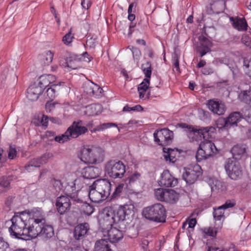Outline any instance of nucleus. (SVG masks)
Wrapping results in <instances>:
<instances>
[{"label": "nucleus", "instance_id": "nucleus-1", "mask_svg": "<svg viewBox=\"0 0 251 251\" xmlns=\"http://www.w3.org/2000/svg\"><path fill=\"white\" fill-rule=\"evenodd\" d=\"M11 221L12 225L9 228V231L11 236L15 238H35L39 236L47 239L54 234L53 227L45 224V213L38 207L17 213Z\"/></svg>", "mask_w": 251, "mask_h": 251}, {"label": "nucleus", "instance_id": "nucleus-2", "mask_svg": "<svg viewBox=\"0 0 251 251\" xmlns=\"http://www.w3.org/2000/svg\"><path fill=\"white\" fill-rule=\"evenodd\" d=\"M134 205L132 201L120 205L115 210L110 207H105L99 214V222L101 230L109 228L125 220L126 217L134 215Z\"/></svg>", "mask_w": 251, "mask_h": 251}, {"label": "nucleus", "instance_id": "nucleus-3", "mask_svg": "<svg viewBox=\"0 0 251 251\" xmlns=\"http://www.w3.org/2000/svg\"><path fill=\"white\" fill-rule=\"evenodd\" d=\"M78 157L87 164H99L104 160V151L100 147H84L80 150Z\"/></svg>", "mask_w": 251, "mask_h": 251}, {"label": "nucleus", "instance_id": "nucleus-4", "mask_svg": "<svg viewBox=\"0 0 251 251\" xmlns=\"http://www.w3.org/2000/svg\"><path fill=\"white\" fill-rule=\"evenodd\" d=\"M142 215L146 219L156 223H164L166 221V212L164 206L159 203L145 207Z\"/></svg>", "mask_w": 251, "mask_h": 251}, {"label": "nucleus", "instance_id": "nucleus-5", "mask_svg": "<svg viewBox=\"0 0 251 251\" xmlns=\"http://www.w3.org/2000/svg\"><path fill=\"white\" fill-rule=\"evenodd\" d=\"M187 129V136L191 142H201L202 139L211 138L215 131V128L212 126L200 128L189 127Z\"/></svg>", "mask_w": 251, "mask_h": 251}, {"label": "nucleus", "instance_id": "nucleus-6", "mask_svg": "<svg viewBox=\"0 0 251 251\" xmlns=\"http://www.w3.org/2000/svg\"><path fill=\"white\" fill-rule=\"evenodd\" d=\"M104 171L110 177L121 178L126 173V166L121 161L110 160L105 164Z\"/></svg>", "mask_w": 251, "mask_h": 251}, {"label": "nucleus", "instance_id": "nucleus-7", "mask_svg": "<svg viewBox=\"0 0 251 251\" xmlns=\"http://www.w3.org/2000/svg\"><path fill=\"white\" fill-rule=\"evenodd\" d=\"M225 169L228 176L232 179L237 180L242 176V170L240 163L234 157L228 158L226 161Z\"/></svg>", "mask_w": 251, "mask_h": 251}, {"label": "nucleus", "instance_id": "nucleus-8", "mask_svg": "<svg viewBox=\"0 0 251 251\" xmlns=\"http://www.w3.org/2000/svg\"><path fill=\"white\" fill-rule=\"evenodd\" d=\"M154 195L158 201L170 203H176L179 199V194L172 189H156L154 190Z\"/></svg>", "mask_w": 251, "mask_h": 251}, {"label": "nucleus", "instance_id": "nucleus-9", "mask_svg": "<svg viewBox=\"0 0 251 251\" xmlns=\"http://www.w3.org/2000/svg\"><path fill=\"white\" fill-rule=\"evenodd\" d=\"M201 174V166L197 164H191L184 168L183 179L188 184L194 183Z\"/></svg>", "mask_w": 251, "mask_h": 251}, {"label": "nucleus", "instance_id": "nucleus-10", "mask_svg": "<svg viewBox=\"0 0 251 251\" xmlns=\"http://www.w3.org/2000/svg\"><path fill=\"white\" fill-rule=\"evenodd\" d=\"M154 141L159 145L165 146L170 143L174 137L173 131L168 128L156 130L153 133Z\"/></svg>", "mask_w": 251, "mask_h": 251}, {"label": "nucleus", "instance_id": "nucleus-11", "mask_svg": "<svg viewBox=\"0 0 251 251\" xmlns=\"http://www.w3.org/2000/svg\"><path fill=\"white\" fill-rule=\"evenodd\" d=\"M81 178H78L73 181L67 182L63 188L62 192L65 196L76 200L77 198V191L82 187L80 184Z\"/></svg>", "mask_w": 251, "mask_h": 251}, {"label": "nucleus", "instance_id": "nucleus-12", "mask_svg": "<svg viewBox=\"0 0 251 251\" xmlns=\"http://www.w3.org/2000/svg\"><path fill=\"white\" fill-rule=\"evenodd\" d=\"M206 105L210 111L219 116L224 115L226 110V107L225 103L218 99H214L208 100Z\"/></svg>", "mask_w": 251, "mask_h": 251}, {"label": "nucleus", "instance_id": "nucleus-13", "mask_svg": "<svg viewBox=\"0 0 251 251\" xmlns=\"http://www.w3.org/2000/svg\"><path fill=\"white\" fill-rule=\"evenodd\" d=\"M101 232L103 236L107 237V239L112 243L119 241L124 236L123 232L113 226L109 228L101 230Z\"/></svg>", "mask_w": 251, "mask_h": 251}, {"label": "nucleus", "instance_id": "nucleus-14", "mask_svg": "<svg viewBox=\"0 0 251 251\" xmlns=\"http://www.w3.org/2000/svg\"><path fill=\"white\" fill-rule=\"evenodd\" d=\"M93 186L98 189L102 194L103 198L107 199L110 195L111 191V183L106 179L96 180L93 183Z\"/></svg>", "mask_w": 251, "mask_h": 251}, {"label": "nucleus", "instance_id": "nucleus-15", "mask_svg": "<svg viewBox=\"0 0 251 251\" xmlns=\"http://www.w3.org/2000/svg\"><path fill=\"white\" fill-rule=\"evenodd\" d=\"M69 135L72 138H76L79 136L85 133L88 129L83 125L81 121L74 122L73 124L67 129Z\"/></svg>", "mask_w": 251, "mask_h": 251}, {"label": "nucleus", "instance_id": "nucleus-16", "mask_svg": "<svg viewBox=\"0 0 251 251\" xmlns=\"http://www.w3.org/2000/svg\"><path fill=\"white\" fill-rule=\"evenodd\" d=\"M177 179L174 177L168 170H165L161 174L158 183L160 186L175 187L177 184Z\"/></svg>", "mask_w": 251, "mask_h": 251}, {"label": "nucleus", "instance_id": "nucleus-17", "mask_svg": "<svg viewBox=\"0 0 251 251\" xmlns=\"http://www.w3.org/2000/svg\"><path fill=\"white\" fill-rule=\"evenodd\" d=\"M56 206L58 212L62 215L70 210L71 202L70 198L64 195L58 197L56 201Z\"/></svg>", "mask_w": 251, "mask_h": 251}, {"label": "nucleus", "instance_id": "nucleus-18", "mask_svg": "<svg viewBox=\"0 0 251 251\" xmlns=\"http://www.w3.org/2000/svg\"><path fill=\"white\" fill-rule=\"evenodd\" d=\"M43 91L42 87L34 82L31 84L27 89L26 97L31 101L36 100Z\"/></svg>", "mask_w": 251, "mask_h": 251}, {"label": "nucleus", "instance_id": "nucleus-19", "mask_svg": "<svg viewBox=\"0 0 251 251\" xmlns=\"http://www.w3.org/2000/svg\"><path fill=\"white\" fill-rule=\"evenodd\" d=\"M100 173V169L94 166L86 167L81 171L82 176L87 179H94L99 176Z\"/></svg>", "mask_w": 251, "mask_h": 251}, {"label": "nucleus", "instance_id": "nucleus-20", "mask_svg": "<svg viewBox=\"0 0 251 251\" xmlns=\"http://www.w3.org/2000/svg\"><path fill=\"white\" fill-rule=\"evenodd\" d=\"M55 77L52 75H41L35 82L40 87H42L43 90L46 87H48L50 84H51V86H57V84L54 83Z\"/></svg>", "mask_w": 251, "mask_h": 251}, {"label": "nucleus", "instance_id": "nucleus-21", "mask_svg": "<svg viewBox=\"0 0 251 251\" xmlns=\"http://www.w3.org/2000/svg\"><path fill=\"white\" fill-rule=\"evenodd\" d=\"M206 139L203 141H201L200 145V147L202 148L206 152V153L210 157L215 155L217 152L218 150L213 143Z\"/></svg>", "mask_w": 251, "mask_h": 251}, {"label": "nucleus", "instance_id": "nucleus-22", "mask_svg": "<svg viewBox=\"0 0 251 251\" xmlns=\"http://www.w3.org/2000/svg\"><path fill=\"white\" fill-rule=\"evenodd\" d=\"M199 40L200 44L197 48V50L200 52L201 56L202 57L210 51L212 44L208 39L204 37H200Z\"/></svg>", "mask_w": 251, "mask_h": 251}, {"label": "nucleus", "instance_id": "nucleus-23", "mask_svg": "<svg viewBox=\"0 0 251 251\" xmlns=\"http://www.w3.org/2000/svg\"><path fill=\"white\" fill-rule=\"evenodd\" d=\"M89 229L88 223H85L76 226L74 230V236L76 240H80L87 233Z\"/></svg>", "mask_w": 251, "mask_h": 251}, {"label": "nucleus", "instance_id": "nucleus-24", "mask_svg": "<svg viewBox=\"0 0 251 251\" xmlns=\"http://www.w3.org/2000/svg\"><path fill=\"white\" fill-rule=\"evenodd\" d=\"M89 197L92 202L95 203H99L106 199L103 198V195L98 189L93 186V184L89 187Z\"/></svg>", "mask_w": 251, "mask_h": 251}, {"label": "nucleus", "instance_id": "nucleus-25", "mask_svg": "<svg viewBox=\"0 0 251 251\" xmlns=\"http://www.w3.org/2000/svg\"><path fill=\"white\" fill-rule=\"evenodd\" d=\"M75 57L74 55L67 54L65 56L64 58L60 60V65L65 68L75 69L77 67L75 65Z\"/></svg>", "mask_w": 251, "mask_h": 251}, {"label": "nucleus", "instance_id": "nucleus-26", "mask_svg": "<svg viewBox=\"0 0 251 251\" xmlns=\"http://www.w3.org/2000/svg\"><path fill=\"white\" fill-rule=\"evenodd\" d=\"M227 119L229 128L238 126V123L245 121L241 114L238 112H234L231 113L228 117H227Z\"/></svg>", "mask_w": 251, "mask_h": 251}, {"label": "nucleus", "instance_id": "nucleus-27", "mask_svg": "<svg viewBox=\"0 0 251 251\" xmlns=\"http://www.w3.org/2000/svg\"><path fill=\"white\" fill-rule=\"evenodd\" d=\"M102 112V106L99 104H93L86 107L85 114L89 116H96Z\"/></svg>", "mask_w": 251, "mask_h": 251}, {"label": "nucleus", "instance_id": "nucleus-28", "mask_svg": "<svg viewBox=\"0 0 251 251\" xmlns=\"http://www.w3.org/2000/svg\"><path fill=\"white\" fill-rule=\"evenodd\" d=\"M149 84L150 79L149 78H145L138 85V91L140 99H145L147 97L146 94L149 87Z\"/></svg>", "mask_w": 251, "mask_h": 251}, {"label": "nucleus", "instance_id": "nucleus-29", "mask_svg": "<svg viewBox=\"0 0 251 251\" xmlns=\"http://www.w3.org/2000/svg\"><path fill=\"white\" fill-rule=\"evenodd\" d=\"M95 251H113L107 239L98 240L95 245Z\"/></svg>", "mask_w": 251, "mask_h": 251}, {"label": "nucleus", "instance_id": "nucleus-30", "mask_svg": "<svg viewBox=\"0 0 251 251\" xmlns=\"http://www.w3.org/2000/svg\"><path fill=\"white\" fill-rule=\"evenodd\" d=\"M205 181L210 187L212 191L219 190L223 187L222 182L215 177H207Z\"/></svg>", "mask_w": 251, "mask_h": 251}, {"label": "nucleus", "instance_id": "nucleus-31", "mask_svg": "<svg viewBox=\"0 0 251 251\" xmlns=\"http://www.w3.org/2000/svg\"><path fill=\"white\" fill-rule=\"evenodd\" d=\"M232 21V25L234 27L238 30H246L247 29V24L244 18H237L234 19L230 18Z\"/></svg>", "mask_w": 251, "mask_h": 251}, {"label": "nucleus", "instance_id": "nucleus-32", "mask_svg": "<svg viewBox=\"0 0 251 251\" xmlns=\"http://www.w3.org/2000/svg\"><path fill=\"white\" fill-rule=\"evenodd\" d=\"M177 151H175L172 149H163V152L164 153V157L166 161L169 162L174 163L176 161V154Z\"/></svg>", "mask_w": 251, "mask_h": 251}, {"label": "nucleus", "instance_id": "nucleus-33", "mask_svg": "<svg viewBox=\"0 0 251 251\" xmlns=\"http://www.w3.org/2000/svg\"><path fill=\"white\" fill-rule=\"evenodd\" d=\"M10 188V180L6 177L0 178V196Z\"/></svg>", "mask_w": 251, "mask_h": 251}, {"label": "nucleus", "instance_id": "nucleus-34", "mask_svg": "<svg viewBox=\"0 0 251 251\" xmlns=\"http://www.w3.org/2000/svg\"><path fill=\"white\" fill-rule=\"evenodd\" d=\"M53 55L50 50H47L40 56V58L44 65H49L52 61Z\"/></svg>", "mask_w": 251, "mask_h": 251}, {"label": "nucleus", "instance_id": "nucleus-35", "mask_svg": "<svg viewBox=\"0 0 251 251\" xmlns=\"http://www.w3.org/2000/svg\"><path fill=\"white\" fill-rule=\"evenodd\" d=\"M141 179V175L140 173L136 171L132 173L126 179V181L129 185H134L135 183L139 182Z\"/></svg>", "mask_w": 251, "mask_h": 251}, {"label": "nucleus", "instance_id": "nucleus-36", "mask_svg": "<svg viewBox=\"0 0 251 251\" xmlns=\"http://www.w3.org/2000/svg\"><path fill=\"white\" fill-rule=\"evenodd\" d=\"M80 210L82 214L89 216L94 212V208L90 204L85 202L82 204Z\"/></svg>", "mask_w": 251, "mask_h": 251}, {"label": "nucleus", "instance_id": "nucleus-37", "mask_svg": "<svg viewBox=\"0 0 251 251\" xmlns=\"http://www.w3.org/2000/svg\"><path fill=\"white\" fill-rule=\"evenodd\" d=\"M72 138L69 135V131L67 129L64 133L55 136L54 140L59 143L62 144L70 140Z\"/></svg>", "mask_w": 251, "mask_h": 251}, {"label": "nucleus", "instance_id": "nucleus-38", "mask_svg": "<svg viewBox=\"0 0 251 251\" xmlns=\"http://www.w3.org/2000/svg\"><path fill=\"white\" fill-rule=\"evenodd\" d=\"M210 157L206 153V152L204 151L202 148L200 147L199 145V149L196 154V158L198 162H200L202 160H205L209 158Z\"/></svg>", "mask_w": 251, "mask_h": 251}, {"label": "nucleus", "instance_id": "nucleus-39", "mask_svg": "<svg viewBox=\"0 0 251 251\" xmlns=\"http://www.w3.org/2000/svg\"><path fill=\"white\" fill-rule=\"evenodd\" d=\"M90 90V92H88L90 94H92L95 97H99L101 95L102 91V89L98 85L92 83L91 86H89Z\"/></svg>", "mask_w": 251, "mask_h": 251}, {"label": "nucleus", "instance_id": "nucleus-40", "mask_svg": "<svg viewBox=\"0 0 251 251\" xmlns=\"http://www.w3.org/2000/svg\"><path fill=\"white\" fill-rule=\"evenodd\" d=\"M245 148L243 146L241 145H236L234 146L232 150H231V152L233 156V157L235 159L236 156H240L241 155H243L245 152Z\"/></svg>", "mask_w": 251, "mask_h": 251}, {"label": "nucleus", "instance_id": "nucleus-41", "mask_svg": "<svg viewBox=\"0 0 251 251\" xmlns=\"http://www.w3.org/2000/svg\"><path fill=\"white\" fill-rule=\"evenodd\" d=\"M239 98L245 103H249L251 101V89L249 91H243L238 95Z\"/></svg>", "mask_w": 251, "mask_h": 251}, {"label": "nucleus", "instance_id": "nucleus-42", "mask_svg": "<svg viewBox=\"0 0 251 251\" xmlns=\"http://www.w3.org/2000/svg\"><path fill=\"white\" fill-rule=\"evenodd\" d=\"M213 213L214 218L215 220L220 221L223 218H224V209L220 206L217 208L214 209Z\"/></svg>", "mask_w": 251, "mask_h": 251}, {"label": "nucleus", "instance_id": "nucleus-43", "mask_svg": "<svg viewBox=\"0 0 251 251\" xmlns=\"http://www.w3.org/2000/svg\"><path fill=\"white\" fill-rule=\"evenodd\" d=\"M243 68L246 74L251 78V57L244 59Z\"/></svg>", "mask_w": 251, "mask_h": 251}, {"label": "nucleus", "instance_id": "nucleus-44", "mask_svg": "<svg viewBox=\"0 0 251 251\" xmlns=\"http://www.w3.org/2000/svg\"><path fill=\"white\" fill-rule=\"evenodd\" d=\"M117 125L113 123H103L98 126L94 129V131H101L112 127H117Z\"/></svg>", "mask_w": 251, "mask_h": 251}, {"label": "nucleus", "instance_id": "nucleus-45", "mask_svg": "<svg viewBox=\"0 0 251 251\" xmlns=\"http://www.w3.org/2000/svg\"><path fill=\"white\" fill-rule=\"evenodd\" d=\"M41 165V164L39 158H34L28 162L25 166V169L27 171L30 172H31V169H29V166L34 167L36 168L40 167Z\"/></svg>", "mask_w": 251, "mask_h": 251}, {"label": "nucleus", "instance_id": "nucleus-46", "mask_svg": "<svg viewBox=\"0 0 251 251\" xmlns=\"http://www.w3.org/2000/svg\"><path fill=\"white\" fill-rule=\"evenodd\" d=\"M217 126L218 128L220 129L226 128L228 129L229 128V124L228 123V121L226 118H219L216 122Z\"/></svg>", "mask_w": 251, "mask_h": 251}, {"label": "nucleus", "instance_id": "nucleus-47", "mask_svg": "<svg viewBox=\"0 0 251 251\" xmlns=\"http://www.w3.org/2000/svg\"><path fill=\"white\" fill-rule=\"evenodd\" d=\"M51 183L56 192H62L64 185L60 180L55 179H52L51 180Z\"/></svg>", "mask_w": 251, "mask_h": 251}, {"label": "nucleus", "instance_id": "nucleus-48", "mask_svg": "<svg viewBox=\"0 0 251 251\" xmlns=\"http://www.w3.org/2000/svg\"><path fill=\"white\" fill-rule=\"evenodd\" d=\"M142 67L143 73L146 77V78H149L150 79L151 74V65L147 62L146 64L143 65Z\"/></svg>", "mask_w": 251, "mask_h": 251}, {"label": "nucleus", "instance_id": "nucleus-49", "mask_svg": "<svg viewBox=\"0 0 251 251\" xmlns=\"http://www.w3.org/2000/svg\"><path fill=\"white\" fill-rule=\"evenodd\" d=\"M197 224V221L195 219H191L183 224L182 228H185L186 226L188 225V228L189 232L192 231L194 227Z\"/></svg>", "mask_w": 251, "mask_h": 251}, {"label": "nucleus", "instance_id": "nucleus-50", "mask_svg": "<svg viewBox=\"0 0 251 251\" xmlns=\"http://www.w3.org/2000/svg\"><path fill=\"white\" fill-rule=\"evenodd\" d=\"M74 39V36L71 31H70L68 33L64 36L62 39V41L66 45L70 46Z\"/></svg>", "mask_w": 251, "mask_h": 251}, {"label": "nucleus", "instance_id": "nucleus-51", "mask_svg": "<svg viewBox=\"0 0 251 251\" xmlns=\"http://www.w3.org/2000/svg\"><path fill=\"white\" fill-rule=\"evenodd\" d=\"M203 232L205 235L207 236L214 237H216L217 235V230L216 228L209 227L204 228L203 229Z\"/></svg>", "mask_w": 251, "mask_h": 251}, {"label": "nucleus", "instance_id": "nucleus-52", "mask_svg": "<svg viewBox=\"0 0 251 251\" xmlns=\"http://www.w3.org/2000/svg\"><path fill=\"white\" fill-rule=\"evenodd\" d=\"M17 155V151L16 148L12 146H10L8 151L7 159L13 160L16 158Z\"/></svg>", "mask_w": 251, "mask_h": 251}, {"label": "nucleus", "instance_id": "nucleus-53", "mask_svg": "<svg viewBox=\"0 0 251 251\" xmlns=\"http://www.w3.org/2000/svg\"><path fill=\"white\" fill-rule=\"evenodd\" d=\"M56 87L51 86L50 87L48 88L46 93L49 99L53 100L55 98L56 95V89L55 88Z\"/></svg>", "mask_w": 251, "mask_h": 251}, {"label": "nucleus", "instance_id": "nucleus-54", "mask_svg": "<svg viewBox=\"0 0 251 251\" xmlns=\"http://www.w3.org/2000/svg\"><path fill=\"white\" fill-rule=\"evenodd\" d=\"M0 251H11L9 244L0 237Z\"/></svg>", "mask_w": 251, "mask_h": 251}, {"label": "nucleus", "instance_id": "nucleus-55", "mask_svg": "<svg viewBox=\"0 0 251 251\" xmlns=\"http://www.w3.org/2000/svg\"><path fill=\"white\" fill-rule=\"evenodd\" d=\"M53 157L51 153H47L43 155L40 158H38L41 165L47 163L49 160Z\"/></svg>", "mask_w": 251, "mask_h": 251}, {"label": "nucleus", "instance_id": "nucleus-56", "mask_svg": "<svg viewBox=\"0 0 251 251\" xmlns=\"http://www.w3.org/2000/svg\"><path fill=\"white\" fill-rule=\"evenodd\" d=\"M242 236L245 240L251 238V223L248 225L246 229L242 233Z\"/></svg>", "mask_w": 251, "mask_h": 251}, {"label": "nucleus", "instance_id": "nucleus-57", "mask_svg": "<svg viewBox=\"0 0 251 251\" xmlns=\"http://www.w3.org/2000/svg\"><path fill=\"white\" fill-rule=\"evenodd\" d=\"M236 204V202L234 200H227L226 202L221 206L225 210L226 209L231 208L234 206Z\"/></svg>", "mask_w": 251, "mask_h": 251}, {"label": "nucleus", "instance_id": "nucleus-58", "mask_svg": "<svg viewBox=\"0 0 251 251\" xmlns=\"http://www.w3.org/2000/svg\"><path fill=\"white\" fill-rule=\"evenodd\" d=\"M124 186V184H120L118 185L116 187V188L115 190V191L113 194L112 197L116 198L117 197L119 196L123 190Z\"/></svg>", "mask_w": 251, "mask_h": 251}, {"label": "nucleus", "instance_id": "nucleus-59", "mask_svg": "<svg viewBox=\"0 0 251 251\" xmlns=\"http://www.w3.org/2000/svg\"><path fill=\"white\" fill-rule=\"evenodd\" d=\"M4 151L2 148L0 147V168L4 166L7 161V158L3 155Z\"/></svg>", "mask_w": 251, "mask_h": 251}, {"label": "nucleus", "instance_id": "nucleus-60", "mask_svg": "<svg viewBox=\"0 0 251 251\" xmlns=\"http://www.w3.org/2000/svg\"><path fill=\"white\" fill-rule=\"evenodd\" d=\"M38 118L40 120L41 124L44 126L47 127L49 121L48 117L45 115H41L38 116Z\"/></svg>", "mask_w": 251, "mask_h": 251}, {"label": "nucleus", "instance_id": "nucleus-61", "mask_svg": "<svg viewBox=\"0 0 251 251\" xmlns=\"http://www.w3.org/2000/svg\"><path fill=\"white\" fill-rule=\"evenodd\" d=\"M91 5V0H83L81 2V6L85 9H88Z\"/></svg>", "mask_w": 251, "mask_h": 251}, {"label": "nucleus", "instance_id": "nucleus-62", "mask_svg": "<svg viewBox=\"0 0 251 251\" xmlns=\"http://www.w3.org/2000/svg\"><path fill=\"white\" fill-rule=\"evenodd\" d=\"M131 51L134 59L136 58L137 59L140 55V50L136 48L132 47Z\"/></svg>", "mask_w": 251, "mask_h": 251}, {"label": "nucleus", "instance_id": "nucleus-63", "mask_svg": "<svg viewBox=\"0 0 251 251\" xmlns=\"http://www.w3.org/2000/svg\"><path fill=\"white\" fill-rule=\"evenodd\" d=\"M251 40V39L250 37L246 34H244L242 36L241 41L242 43L244 45H246L247 44H248L249 42Z\"/></svg>", "mask_w": 251, "mask_h": 251}, {"label": "nucleus", "instance_id": "nucleus-64", "mask_svg": "<svg viewBox=\"0 0 251 251\" xmlns=\"http://www.w3.org/2000/svg\"><path fill=\"white\" fill-rule=\"evenodd\" d=\"M244 122L251 123V109L248 110V115L246 116V118L244 119Z\"/></svg>", "mask_w": 251, "mask_h": 251}]
</instances>
